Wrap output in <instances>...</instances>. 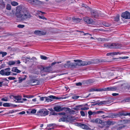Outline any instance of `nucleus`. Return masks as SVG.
I'll list each match as a JSON object with an SVG mask.
<instances>
[{
    "label": "nucleus",
    "instance_id": "43",
    "mask_svg": "<svg viewBox=\"0 0 130 130\" xmlns=\"http://www.w3.org/2000/svg\"><path fill=\"white\" fill-rule=\"evenodd\" d=\"M24 26H25L24 25L21 24L18 25L17 26L18 27L21 28H23Z\"/></svg>",
    "mask_w": 130,
    "mask_h": 130
},
{
    "label": "nucleus",
    "instance_id": "57",
    "mask_svg": "<svg viewBox=\"0 0 130 130\" xmlns=\"http://www.w3.org/2000/svg\"><path fill=\"white\" fill-rule=\"evenodd\" d=\"M73 109L75 110H76L77 111L80 110V109H79V108H78L77 107H76V106L75 107L73 108Z\"/></svg>",
    "mask_w": 130,
    "mask_h": 130
},
{
    "label": "nucleus",
    "instance_id": "48",
    "mask_svg": "<svg viewBox=\"0 0 130 130\" xmlns=\"http://www.w3.org/2000/svg\"><path fill=\"white\" fill-rule=\"evenodd\" d=\"M25 79L24 78H22L21 77H19V80L20 82H22L23 80H25Z\"/></svg>",
    "mask_w": 130,
    "mask_h": 130
},
{
    "label": "nucleus",
    "instance_id": "30",
    "mask_svg": "<svg viewBox=\"0 0 130 130\" xmlns=\"http://www.w3.org/2000/svg\"><path fill=\"white\" fill-rule=\"evenodd\" d=\"M123 54V52H113V55H117L118 54L121 55Z\"/></svg>",
    "mask_w": 130,
    "mask_h": 130
},
{
    "label": "nucleus",
    "instance_id": "44",
    "mask_svg": "<svg viewBox=\"0 0 130 130\" xmlns=\"http://www.w3.org/2000/svg\"><path fill=\"white\" fill-rule=\"evenodd\" d=\"M103 25L106 27H108L110 26V25L106 23H103Z\"/></svg>",
    "mask_w": 130,
    "mask_h": 130
},
{
    "label": "nucleus",
    "instance_id": "6",
    "mask_svg": "<svg viewBox=\"0 0 130 130\" xmlns=\"http://www.w3.org/2000/svg\"><path fill=\"white\" fill-rule=\"evenodd\" d=\"M117 89V87L116 86L110 87L102 89L103 91H115Z\"/></svg>",
    "mask_w": 130,
    "mask_h": 130
},
{
    "label": "nucleus",
    "instance_id": "3",
    "mask_svg": "<svg viewBox=\"0 0 130 130\" xmlns=\"http://www.w3.org/2000/svg\"><path fill=\"white\" fill-rule=\"evenodd\" d=\"M104 46L105 47L110 48H118L122 46L121 44L118 43H106Z\"/></svg>",
    "mask_w": 130,
    "mask_h": 130
},
{
    "label": "nucleus",
    "instance_id": "13",
    "mask_svg": "<svg viewBox=\"0 0 130 130\" xmlns=\"http://www.w3.org/2000/svg\"><path fill=\"white\" fill-rule=\"evenodd\" d=\"M14 101L16 102L23 103V101H22L21 97L19 96H15L14 97Z\"/></svg>",
    "mask_w": 130,
    "mask_h": 130
},
{
    "label": "nucleus",
    "instance_id": "34",
    "mask_svg": "<svg viewBox=\"0 0 130 130\" xmlns=\"http://www.w3.org/2000/svg\"><path fill=\"white\" fill-rule=\"evenodd\" d=\"M104 104L106 105H108L111 103V101L110 100H107L106 101H104Z\"/></svg>",
    "mask_w": 130,
    "mask_h": 130
},
{
    "label": "nucleus",
    "instance_id": "27",
    "mask_svg": "<svg viewBox=\"0 0 130 130\" xmlns=\"http://www.w3.org/2000/svg\"><path fill=\"white\" fill-rule=\"evenodd\" d=\"M102 89H92L90 90V91L91 92H93L94 91H102Z\"/></svg>",
    "mask_w": 130,
    "mask_h": 130
},
{
    "label": "nucleus",
    "instance_id": "62",
    "mask_svg": "<svg viewBox=\"0 0 130 130\" xmlns=\"http://www.w3.org/2000/svg\"><path fill=\"white\" fill-rule=\"evenodd\" d=\"M25 112L24 111H22L20 112L19 113V114H21V115H23V114H25Z\"/></svg>",
    "mask_w": 130,
    "mask_h": 130
},
{
    "label": "nucleus",
    "instance_id": "14",
    "mask_svg": "<svg viewBox=\"0 0 130 130\" xmlns=\"http://www.w3.org/2000/svg\"><path fill=\"white\" fill-rule=\"evenodd\" d=\"M64 108H62L59 106H57L54 107V109L56 111L59 112L62 111L64 110Z\"/></svg>",
    "mask_w": 130,
    "mask_h": 130
},
{
    "label": "nucleus",
    "instance_id": "20",
    "mask_svg": "<svg viewBox=\"0 0 130 130\" xmlns=\"http://www.w3.org/2000/svg\"><path fill=\"white\" fill-rule=\"evenodd\" d=\"M28 1L32 4L34 5L38 1L37 0H28Z\"/></svg>",
    "mask_w": 130,
    "mask_h": 130
},
{
    "label": "nucleus",
    "instance_id": "64",
    "mask_svg": "<svg viewBox=\"0 0 130 130\" xmlns=\"http://www.w3.org/2000/svg\"><path fill=\"white\" fill-rule=\"evenodd\" d=\"M119 94V93H113L112 94V95L114 96H115L118 95Z\"/></svg>",
    "mask_w": 130,
    "mask_h": 130
},
{
    "label": "nucleus",
    "instance_id": "53",
    "mask_svg": "<svg viewBox=\"0 0 130 130\" xmlns=\"http://www.w3.org/2000/svg\"><path fill=\"white\" fill-rule=\"evenodd\" d=\"M128 58V57L127 56H124L123 57H119V59H127Z\"/></svg>",
    "mask_w": 130,
    "mask_h": 130
},
{
    "label": "nucleus",
    "instance_id": "54",
    "mask_svg": "<svg viewBox=\"0 0 130 130\" xmlns=\"http://www.w3.org/2000/svg\"><path fill=\"white\" fill-rule=\"evenodd\" d=\"M39 17L40 19H45L46 20H47V19L45 18V17L43 16H39Z\"/></svg>",
    "mask_w": 130,
    "mask_h": 130
},
{
    "label": "nucleus",
    "instance_id": "46",
    "mask_svg": "<svg viewBox=\"0 0 130 130\" xmlns=\"http://www.w3.org/2000/svg\"><path fill=\"white\" fill-rule=\"evenodd\" d=\"M80 113L81 115L82 116H85V113L83 111H80Z\"/></svg>",
    "mask_w": 130,
    "mask_h": 130
},
{
    "label": "nucleus",
    "instance_id": "55",
    "mask_svg": "<svg viewBox=\"0 0 130 130\" xmlns=\"http://www.w3.org/2000/svg\"><path fill=\"white\" fill-rule=\"evenodd\" d=\"M79 96H73L72 98L74 99H77L78 98Z\"/></svg>",
    "mask_w": 130,
    "mask_h": 130
},
{
    "label": "nucleus",
    "instance_id": "17",
    "mask_svg": "<svg viewBox=\"0 0 130 130\" xmlns=\"http://www.w3.org/2000/svg\"><path fill=\"white\" fill-rule=\"evenodd\" d=\"M90 39H97V40L99 41H105L106 40L105 38H94L93 37H90Z\"/></svg>",
    "mask_w": 130,
    "mask_h": 130
},
{
    "label": "nucleus",
    "instance_id": "58",
    "mask_svg": "<svg viewBox=\"0 0 130 130\" xmlns=\"http://www.w3.org/2000/svg\"><path fill=\"white\" fill-rule=\"evenodd\" d=\"M46 97H42L40 98V100L41 101H43L44 100V99H45Z\"/></svg>",
    "mask_w": 130,
    "mask_h": 130
},
{
    "label": "nucleus",
    "instance_id": "60",
    "mask_svg": "<svg viewBox=\"0 0 130 130\" xmlns=\"http://www.w3.org/2000/svg\"><path fill=\"white\" fill-rule=\"evenodd\" d=\"M123 126H120L119 127H118L117 128V130H119L120 129H122L123 128Z\"/></svg>",
    "mask_w": 130,
    "mask_h": 130
},
{
    "label": "nucleus",
    "instance_id": "23",
    "mask_svg": "<svg viewBox=\"0 0 130 130\" xmlns=\"http://www.w3.org/2000/svg\"><path fill=\"white\" fill-rule=\"evenodd\" d=\"M102 122V121L100 119L97 118L95 119V123L98 124H101Z\"/></svg>",
    "mask_w": 130,
    "mask_h": 130
},
{
    "label": "nucleus",
    "instance_id": "9",
    "mask_svg": "<svg viewBox=\"0 0 130 130\" xmlns=\"http://www.w3.org/2000/svg\"><path fill=\"white\" fill-rule=\"evenodd\" d=\"M121 16L125 19H130V13L128 11H126L123 13Z\"/></svg>",
    "mask_w": 130,
    "mask_h": 130
},
{
    "label": "nucleus",
    "instance_id": "1",
    "mask_svg": "<svg viewBox=\"0 0 130 130\" xmlns=\"http://www.w3.org/2000/svg\"><path fill=\"white\" fill-rule=\"evenodd\" d=\"M16 17L22 21H26L30 19L32 16L29 11L26 9L22 10L21 6L17 7L15 14Z\"/></svg>",
    "mask_w": 130,
    "mask_h": 130
},
{
    "label": "nucleus",
    "instance_id": "2",
    "mask_svg": "<svg viewBox=\"0 0 130 130\" xmlns=\"http://www.w3.org/2000/svg\"><path fill=\"white\" fill-rule=\"evenodd\" d=\"M74 61L76 63L73 62V67L77 66H84L93 64L94 63V61L92 60L87 61H82L81 60H74Z\"/></svg>",
    "mask_w": 130,
    "mask_h": 130
},
{
    "label": "nucleus",
    "instance_id": "37",
    "mask_svg": "<svg viewBox=\"0 0 130 130\" xmlns=\"http://www.w3.org/2000/svg\"><path fill=\"white\" fill-rule=\"evenodd\" d=\"M40 58L43 60H46L48 59V58L46 57L43 55L40 56Z\"/></svg>",
    "mask_w": 130,
    "mask_h": 130
},
{
    "label": "nucleus",
    "instance_id": "19",
    "mask_svg": "<svg viewBox=\"0 0 130 130\" xmlns=\"http://www.w3.org/2000/svg\"><path fill=\"white\" fill-rule=\"evenodd\" d=\"M44 71L46 72H50V68L49 67L43 68Z\"/></svg>",
    "mask_w": 130,
    "mask_h": 130
},
{
    "label": "nucleus",
    "instance_id": "45",
    "mask_svg": "<svg viewBox=\"0 0 130 130\" xmlns=\"http://www.w3.org/2000/svg\"><path fill=\"white\" fill-rule=\"evenodd\" d=\"M98 105H100L103 104H104V101H101L100 102L98 103Z\"/></svg>",
    "mask_w": 130,
    "mask_h": 130
},
{
    "label": "nucleus",
    "instance_id": "18",
    "mask_svg": "<svg viewBox=\"0 0 130 130\" xmlns=\"http://www.w3.org/2000/svg\"><path fill=\"white\" fill-rule=\"evenodd\" d=\"M91 14L93 17H94V18H98L99 17V15L97 12L95 11L92 12Z\"/></svg>",
    "mask_w": 130,
    "mask_h": 130
},
{
    "label": "nucleus",
    "instance_id": "25",
    "mask_svg": "<svg viewBox=\"0 0 130 130\" xmlns=\"http://www.w3.org/2000/svg\"><path fill=\"white\" fill-rule=\"evenodd\" d=\"M16 62L15 61H9L8 64L9 65L11 66L15 64Z\"/></svg>",
    "mask_w": 130,
    "mask_h": 130
},
{
    "label": "nucleus",
    "instance_id": "22",
    "mask_svg": "<svg viewBox=\"0 0 130 130\" xmlns=\"http://www.w3.org/2000/svg\"><path fill=\"white\" fill-rule=\"evenodd\" d=\"M48 98H51V99H57V100L59 99H60V98H58V97H56L55 96H53V95L49 96H48Z\"/></svg>",
    "mask_w": 130,
    "mask_h": 130
},
{
    "label": "nucleus",
    "instance_id": "4",
    "mask_svg": "<svg viewBox=\"0 0 130 130\" xmlns=\"http://www.w3.org/2000/svg\"><path fill=\"white\" fill-rule=\"evenodd\" d=\"M71 120V117L70 115H65L59 120V122L69 121Z\"/></svg>",
    "mask_w": 130,
    "mask_h": 130
},
{
    "label": "nucleus",
    "instance_id": "29",
    "mask_svg": "<svg viewBox=\"0 0 130 130\" xmlns=\"http://www.w3.org/2000/svg\"><path fill=\"white\" fill-rule=\"evenodd\" d=\"M11 104L9 103H5L3 104V105L4 107H9L11 106Z\"/></svg>",
    "mask_w": 130,
    "mask_h": 130
},
{
    "label": "nucleus",
    "instance_id": "15",
    "mask_svg": "<svg viewBox=\"0 0 130 130\" xmlns=\"http://www.w3.org/2000/svg\"><path fill=\"white\" fill-rule=\"evenodd\" d=\"M79 125L82 128L84 129L88 130L89 129V126L85 124L80 123L79 124Z\"/></svg>",
    "mask_w": 130,
    "mask_h": 130
},
{
    "label": "nucleus",
    "instance_id": "26",
    "mask_svg": "<svg viewBox=\"0 0 130 130\" xmlns=\"http://www.w3.org/2000/svg\"><path fill=\"white\" fill-rule=\"evenodd\" d=\"M115 123V122H113L111 121H108L106 122V123L107 124L109 125L114 124Z\"/></svg>",
    "mask_w": 130,
    "mask_h": 130
},
{
    "label": "nucleus",
    "instance_id": "49",
    "mask_svg": "<svg viewBox=\"0 0 130 130\" xmlns=\"http://www.w3.org/2000/svg\"><path fill=\"white\" fill-rule=\"evenodd\" d=\"M8 79L10 80H14L15 79V78L14 77H8Z\"/></svg>",
    "mask_w": 130,
    "mask_h": 130
},
{
    "label": "nucleus",
    "instance_id": "16",
    "mask_svg": "<svg viewBox=\"0 0 130 130\" xmlns=\"http://www.w3.org/2000/svg\"><path fill=\"white\" fill-rule=\"evenodd\" d=\"M11 71L17 73H19L21 72V71L18 70L17 67H13L12 68Z\"/></svg>",
    "mask_w": 130,
    "mask_h": 130
},
{
    "label": "nucleus",
    "instance_id": "59",
    "mask_svg": "<svg viewBox=\"0 0 130 130\" xmlns=\"http://www.w3.org/2000/svg\"><path fill=\"white\" fill-rule=\"evenodd\" d=\"M88 113L89 115H92V112L91 111H89L88 112Z\"/></svg>",
    "mask_w": 130,
    "mask_h": 130
},
{
    "label": "nucleus",
    "instance_id": "24",
    "mask_svg": "<svg viewBox=\"0 0 130 130\" xmlns=\"http://www.w3.org/2000/svg\"><path fill=\"white\" fill-rule=\"evenodd\" d=\"M14 13L13 10H12L11 11H9L7 13L8 16H12L14 14Z\"/></svg>",
    "mask_w": 130,
    "mask_h": 130
},
{
    "label": "nucleus",
    "instance_id": "40",
    "mask_svg": "<svg viewBox=\"0 0 130 130\" xmlns=\"http://www.w3.org/2000/svg\"><path fill=\"white\" fill-rule=\"evenodd\" d=\"M61 63V62H58V61L54 62H53L51 64V66H54V65L56 64H57V63L58 64V63Z\"/></svg>",
    "mask_w": 130,
    "mask_h": 130
},
{
    "label": "nucleus",
    "instance_id": "39",
    "mask_svg": "<svg viewBox=\"0 0 130 130\" xmlns=\"http://www.w3.org/2000/svg\"><path fill=\"white\" fill-rule=\"evenodd\" d=\"M72 19L74 22H75L76 21V22H77L78 21H79L80 20V19H79L75 18H73Z\"/></svg>",
    "mask_w": 130,
    "mask_h": 130
},
{
    "label": "nucleus",
    "instance_id": "31",
    "mask_svg": "<svg viewBox=\"0 0 130 130\" xmlns=\"http://www.w3.org/2000/svg\"><path fill=\"white\" fill-rule=\"evenodd\" d=\"M0 54H2V57H3L5 56H6L7 55V53L6 52H4L1 51L0 52Z\"/></svg>",
    "mask_w": 130,
    "mask_h": 130
},
{
    "label": "nucleus",
    "instance_id": "8",
    "mask_svg": "<svg viewBox=\"0 0 130 130\" xmlns=\"http://www.w3.org/2000/svg\"><path fill=\"white\" fill-rule=\"evenodd\" d=\"M62 67L63 68H73V62H71L70 61H68L67 63L62 66Z\"/></svg>",
    "mask_w": 130,
    "mask_h": 130
},
{
    "label": "nucleus",
    "instance_id": "63",
    "mask_svg": "<svg viewBox=\"0 0 130 130\" xmlns=\"http://www.w3.org/2000/svg\"><path fill=\"white\" fill-rule=\"evenodd\" d=\"M82 85V84L81 83H76V85L77 86H81V85Z\"/></svg>",
    "mask_w": 130,
    "mask_h": 130
},
{
    "label": "nucleus",
    "instance_id": "56",
    "mask_svg": "<svg viewBox=\"0 0 130 130\" xmlns=\"http://www.w3.org/2000/svg\"><path fill=\"white\" fill-rule=\"evenodd\" d=\"M58 114L60 115H63L64 116L66 115V113L64 112H60Z\"/></svg>",
    "mask_w": 130,
    "mask_h": 130
},
{
    "label": "nucleus",
    "instance_id": "32",
    "mask_svg": "<svg viewBox=\"0 0 130 130\" xmlns=\"http://www.w3.org/2000/svg\"><path fill=\"white\" fill-rule=\"evenodd\" d=\"M120 115L121 116H126L128 115V113H126L124 112H121L120 113Z\"/></svg>",
    "mask_w": 130,
    "mask_h": 130
},
{
    "label": "nucleus",
    "instance_id": "41",
    "mask_svg": "<svg viewBox=\"0 0 130 130\" xmlns=\"http://www.w3.org/2000/svg\"><path fill=\"white\" fill-rule=\"evenodd\" d=\"M36 110L35 109H33L31 110L30 113L34 114L36 112Z\"/></svg>",
    "mask_w": 130,
    "mask_h": 130
},
{
    "label": "nucleus",
    "instance_id": "21",
    "mask_svg": "<svg viewBox=\"0 0 130 130\" xmlns=\"http://www.w3.org/2000/svg\"><path fill=\"white\" fill-rule=\"evenodd\" d=\"M104 112L102 111H99L96 112H92V115H95L97 114H99L100 113H104Z\"/></svg>",
    "mask_w": 130,
    "mask_h": 130
},
{
    "label": "nucleus",
    "instance_id": "47",
    "mask_svg": "<svg viewBox=\"0 0 130 130\" xmlns=\"http://www.w3.org/2000/svg\"><path fill=\"white\" fill-rule=\"evenodd\" d=\"M89 108L88 107H84L83 108H82L80 109V110H87Z\"/></svg>",
    "mask_w": 130,
    "mask_h": 130
},
{
    "label": "nucleus",
    "instance_id": "36",
    "mask_svg": "<svg viewBox=\"0 0 130 130\" xmlns=\"http://www.w3.org/2000/svg\"><path fill=\"white\" fill-rule=\"evenodd\" d=\"M56 125V124L54 123L50 124L47 125V126L48 127H50L53 126L52 128H54L53 127L55 126Z\"/></svg>",
    "mask_w": 130,
    "mask_h": 130
},
{
    "label": "nucleus",
    "instance_id": "10",
    "mask_svg": "<svg viewBox=\"0 0 130 130\" xmlns=\"http://www.w3.org/2000/svg\"><path fill=\"white\" fill-rule=\"evenodd\" d=\"M34 33L36 35L39 36H41L45 35L46 32L45 31H43L40 30H36L34 31Z\"/></svg>",
    "mask_w": 130,
    "mask_h": 130
},
{
    "label": "nucleus",
    "instance_id": "11",
    "mask_svg": "<svg viewBox=\"0 0 130 130\" xmlns=\"http://www.w3.org/2000/svg\"><path fill=\"white\" fill-rule=\"evenodd\" d=\"M83 20L85 22L88 24L92 23L93 21L92 19L88 17L84 18Z\"/></svg>",
    "mask_w": 130,
    "mask_h": 130
},
{
    "label": "nucleus",
    "instance_id": "51",
    "mask_svg": "<svg viewBox=\"0 0 130 130\" xmlns=\"http://www.w3.org/2000/svg\"><path fill=\"white\" fill-rule=\"evenodd\" d=\"M57 115V114L55 112L53 111L52 112H51L50 113V115Z\"/></svg>",
    "mask_w": 130,
    "mask_h": 130
},
{
    "label": "nucleus",
    "instance_id": "5",
    "mask_svg": "<svg viewBox=\"0 0 130 130\" xmlns=\"http://www.w3.org/2000/svg\"><path fill=\"white\" fill-rule=\"evenodd\" d=\"M41 116H45L48 114L49 111L46 109L43 108L40 109L38 112Z\"/></svg>",
    "mask_w": 130,
    "mask_h": 130
},
{
    "label": "nucleus",
    "instance_id": "35",
    "mask_svg": "<svg viewBox=\"0 0 130 130\" xmlns=\"http://www.w3.org/2000/svg\"><path fill=\"white\" fill-rule=\"evenodd\" d=\"M0 5L1 6V7H2V8H4L5 7V4L4 2H2L1 3Z\"/></svg>",
    "mask_w": 130,
    "mask_h": 130
},
{
    "label": "nucleus",
    "instance_id": "50",
    "mask_svg": "<svg viewBox=\"0 0 130 130\" xmlns=\"http://www.w3.org/2000/svg\"><path fill=\"white\" fill-rule=\"evenodd\" d=\"M1 100L2 101L6 102L8 101V99L6 98H3L1 99Z\"/></svg>",
    "mask_w": 130,
    "mask_h": 130
},
{
    "label": "nucleus",
    "instance_id": "61",
    "mask_svg": "<svg viewBox=\"0 0 130 130\" xmlns=\"http://www.w3.org/2000/svg\"><path fill=\"white\" fill-rule=\"evenodd\" d=\"M90 121L91 123H95V119H93L92 120H91Z\"/></svg>",
    "mask_w": 130,
    "mask_h": 130
},
{
    "label": "nucleus",
    "instance_id": "38",
    "mask_svg": "<svg viewBox=\"0 0 130 130\" xmlns=\"http://www.w3.org/2000/svg\"><path fill=\"white\" fill-rule=\"evenodd\" d=\"M120 16L119 15H118L114 19V20L116 21H118L119 20Z\"/></svg>",
    "mask_w": 130,
    "mask_h": 130
},
{
    "label": "nucleus",
    "instance_id": "33",
    "mask_svg": "<svg viewBox=\"0 0 130 130\" xmlns=\"http://www.w3.org/2000/svg\"><path fill=\"white\" fill-rule=\"evenodd\" d=\"M11 9L10 5L9 4H7L6 6V9L8 10H10Z\"/></svg>",
    "mask_w": 130,
    "mask_h": 130
},
{
    "label": "nucleus",
    "instance_id": "52",
    "mask_svg": "<svg viewBox=\"0 0 130 130\" xmlns=\"http://www.w3.org/2000/svg\"><path fill=\"white\" fill-rule=\"evenodd\" d=\"M106 55L107 56L113 55V52L108 53Z\"/></svg>",
    "mask_w": 130,
    "mask_h": 130
},
{
    "label": "nucleus",
    "instance_id": "7",
    "mask_svg": "<svg viewBox=\"0 0 130 130\" xmlns=\"http://www.w3.org/2000/svg\"><path fill=\"white\" fill-rule=\"evenodd\" d=\"M11 73V72L7 71L5 69L2 70L0 71V74L2 75L9 76Z\"/></svg>",
    "mask_w": 130,
    "mask_h": 130
},
{
    "label": "nucleus",
    "instance_id": "28",
    "mask_svg": "<svg viewBox=\"0 0 130 130\" xmlns=\"http://www.w3.org/2000/svg\"><path fill=\"white\" fill-rule=\"evenodd\" d=\"M11 4L13 6H16L18 5V3L15 1L12 2L11 3Z\"/></svg>",
    "mask_w": 130,
    "mask_h": 130
},
{
    "label": "nucleus",
    "instance_id": "42",
    "mask_svg": "<svg viewBox=\"0 0 130 130\" xmlns=\"http://www.w3.org/2000/svg\"><path fill=\"white\" fill-rule=\"evenodd\" d=\"M45 101L47 102H49V101L51 102L52 101V100L50 99V98H48V97H46L45 98Z\"/></svg>",
    "mask_w": 130,
    "mask_h": 130
},
{
    "label": "nucleus",
    "instance_id": "12",
    "mask_svg": "<svg viewBox=\"0 0 130 130\" xmlns=\"http://www.w3.org/2000/svg\"><path fill=\"white\" fill-rule=\"evenodd\" d=\"M39 83V81L37 79L31 80L30 82V84L32 86L37 85Z\"/></svg>",
    "mask_w": 130,
    "mask_h": 130
}]
</instances>
